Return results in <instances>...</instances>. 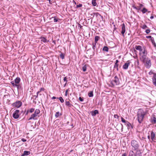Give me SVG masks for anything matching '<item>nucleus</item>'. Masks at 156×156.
<instances>
[{
	"label": "nucleus",
	"instance_id": "nucleus-58",
	"mask_svg": "<svg viewBox=\"0 0 156 156\" xmlns=\"http://www.w3.org/2000/svg\"><path fill=\"white\" fill-rule=\"evenodd\" d=\"M40 91H38V92H37V95H38V94L40 93Z\"/></svg>",
	"mask_w": 156,
	"mask_h": 156
},
{
	"label": "nucleus",
	"instance_id": "nucleus-38",
	"mask_svg": "<svg viewBox=\"0 0 156 156\" xmlns=\"http://www.w3.org/2000/svg\"><path fill=\"white\" fill-rule=\"evenodd\" d=\"M93 14H94V15H95L97 17L98 16H101V15L98 12H93Z\"/></svg>",
	"mask_w": 156,
	"mask_h": 156
},
{
	"label": "nucleus",
	"instance_id": "nucleus-62",
	"mask_svg": "<svg viewBox=\"0 0 156 156\" xmlns=\"http://www.w3.org/2000/svg\"><path fill=\"white\" fill-rule=\"evenodd\" d=\"M74 3H75V4H76V3L75 2H74Z\"/></svg>",
	"mask_w": 156,
	"mask_h": 156
},
{
	"label": "nucleus",
	"instance_id": "nucleus-33",
	"mask_svg": "<svg viewBox=\"0 0 156 156\" xmlns=\"http://www.w3.org/2000/svg\"><path fill=\"white\" fill-rule=\"evenodd\" d=\"M96 44V43H92V45H93L92 48L94 51L95 49Z\"/></svg>",
	"mask_w": 156,
	"mask_h": 156
},
{
	"label": "nucleus",
	"instance_id": "nucleus-37",
	"mask_svg": "<svg viewBox=\"0 0 156 156\" xmlns=\"http://www.w3.org/2000/svg\"><path fill=\"white\" fill-rule=\"evenodd\" d=\"M126 125L127 126H128V129L130 128V126H131V124L130 123H129L128 122H127L126 123Z\"/></svg>",
	"mask_w": 156,
	"mask_h": 156
},
{
	"label": "nucleus",
	"instance_id": "nucleus-43",
	"mask_svg": "<svg viewBox=\"0 0 156 156\" xmlns=\"http://www.w3.org/2000/svg\"><path fill=\"white\" fill-rule=\"evenodd\" d=\"M63 80L64 81L66 82V83H67L68 81L67 80V77H65L63 79Z\"/></svg>",
	"mask_w": 156,
	"mask_h": 156
},
{
	"label": "nucleus",
	"instance_id": "nucleus-60",
	"mask_svg": "<svg viewBox=\"0 0 156 156\" xmlns=\"http://www.w3.org/2000/svg\"><path fill=\"white\" fill-rule=\"evenodd\" d=\"M67 83H66L64 85V87H65L67 84Z\"/></svg>",
	"mask_w": 156,
	"mask_h": 156
},
{
	"label": "nucleus",
	"instance_id": "nucleus-20",
	"mask_svg": "<svg viewBox=\"0 0 156 156\" xmlns=\"http://www.w3.org/2000/svg\"><path fill=\"white\" fill-rule=\"evenodd\" d=\"M119 61L118 60H116V62L115 63V65L114 66V68L116 69L117 70V71L118 70V62H119Z\"/></svg>",
	"mask_w": 156,
	"mask_h": 156
},
{
	"label": "nucleus",
	"instance_id": "nucleus-24",
	"mask_svg": "<svg viewBox=\"0 0 156 156\" xmlns=\"http://www.w3.org/2000/svg\"><path fill=\"white\" fill-rule=\"evenodd\" d=\"M102 50L103 51H106V52H108V48L107 46H104L103 49Z\"/></svg>",
	"mask_w": 156,
	"mask_h": 156
},
{
	"label": "nucleus",
	"instance_id": "nucleus-35",
	"mask_svg": "<svg viewBox=\"0 0 156 156\" xmlns=\"http://www.w3.org/2000/svg\"><path fill=\"white\" fill-rule=\"evenodd\" d=\"M60 58L62 59H64V54L62 53H61V54H60Z\"/></svg>",
	"mask_w": 156,
	"mask_h": 156
},
{
	"label": "nucleus",
	"instance_id": "nucleus-48",
	"mask_svg": "<svg viewBox=\"0 0 156 156\" xmlns=\"http://www.w3.org/2000/svg\"><path fill=\"white\" fill-rule=\"evenodd\" d=\"M68 91V89H67L66 90V92H65V96H67V92Z\"/></svg>",
	"mask_w": 156,
	"mask_h": 156
},
{
	"label": "nucleus",
	"instance_id": "nucleus-23",
	"mask_svg": "<svg viewBox=\"0 0 156 156\" xmlns=\"http://www.w3.org/2000/svg\"><path fill=\"white\" fill-rule=\"evenodd\" d=\"M99 37L98 36H96L94 37L95 43H97L98 41L99 40Z\"/></svg>",
	"mask_w": 156,
	"mask_h": 156
},
{
	"label": "nucleus",
	"instance_id": "nucleus-63",
	"mask_svg": "<svg viewBox=\"0 0 156 156\" xmlns=\"http://www.w3.org/2000/svg\"><path fill=\"white\" fill-rule=\"evenodd\" d=\"M59 40V39H57V41H58Z\"/></svg>",
	"mask_w": 156,
	"mask_h": 156
},
{
	"label": "nucleus",
	"instance_id": "nucleus-51",
	"mask_svg": "<svg viewBox=\"0 0 156 156\" xmlns=\"http://www.w3.org/2000/svg\"><path fill=\"white\" fill-rule=\"evenodd\" d=\"M44 90V88H40V90L39 91H40V92H41L42 90Z\"/></svg>",
	"mask_w": 156,
	"mask_h": 156
},
{
	"label": "nucleus",
	"instance_id": "nucleus-52",
	"mask_svg": "<svg viewBox=\"0 0 156 156\" xmlns=\"http://www.w3.org/2000/svg\"><path fill=\"white\" fill-rule=\"evenodd\" d=\"M126 153H125L122 154V156H126Z\"/></svg>",
	"mask_w": 156,
	"mask_h": 156
},
{
	"label": "nucleus",
	"instance_id": "nucleus-47",
	"mask_svg": "<svg viewBox=\"0 0 156 156\" xmlns=\"http://www.w3.org/2000/svg\"><path fill=\"white\" fill-rule=\"evenodd\" d=\"M79 99L80 101H83V98L80 97L79 98Z\"/></svg>",
	"mask_w": 156,
	"mask_h": 156
},
{
	"label": "nucleus",
	"instance_id": "nucleus-6",
	"mask_svg": "<svg viewBox=\"0 0 156 156\" xmlns=\"http://www.w3.org/2000/svg\"><path fill=\"white\" fill-rule=\"evenodd\" d=\"M22 105V103L20 101H17L12 104L13 107L17 108L20 107Z\"/></svg>",
	"mask_w": 156,
	"mask_h": 156
},
{
	"label": "nucleus",
	"instance_id": "nucleus-44",
	"mask_svg": "<svg viewBox=\"0 0 156 156\" xmlns=\"http://www.w3.org/2000/svg\"><path fill=\"white\" fill-rule=\"evenodd\" d=\"M145 32L147 34H149L150 32V30L149 29H147L145 31Z\"/></svg>",
	"mask_w": 156,
	"mask_h": 156
},
{
	"label": "nucleus",
	"instance_id": "nucleus-13",
	"mask_svg": "<svg viewBox=\"0 0 156 156\" xmlns=\"http://www.w3.org/2000/svg\"><path fill=\"white\" fill-rule=\"evenodd\" d=\"M152 80L153 84L156 87V74H154L152 78Z\"/></svg>",
	"mask_w": 156,
	"mask_h": 156
},
{
	"label": "nucleus",
	"instance_id": "nucleus-36",
	"mask_svg": "<svg viewBox=\"0 0 156 156\" xmlns=\"http://www.w3.org/2000/svg\"><path fill=\"white\" fill-rule=\"evenodd\" d=\"M87 67L86 65H84L82 67V70L83 72H85L86 71Z\"/></svg>",
	"mask_w": 156,
	"mask_h": 156
},
{
	"label": "nucleus",
	"instance_id": "nucleus-26",
	"mask_svg": "<svg viewBox=\"0 0 156 156\" xmlns=\"http://www.w3.org/2000/svg\"><path fill=\"white\" fill-rule=\"evenodd\" d=\"M88 96L90 97H92L93 96V91H90L88 93Z\"/></svg>",
	"mask_w": 156,
	"mask_h": 156
},
{
	"label": "nucleus",
	"instance_id": "nucleus-45",
	"mask_svg": "<svg viewBox=\"0 0 156 156\" xmlns=\"http://www.w3.org/2000/svg\"><path fill=\"white\" fill-rule=\"evenodd\" d=\"M82 6V4H79V5H76V8H78L79 7H81Z\"/></svg>",
	"mask_w": 156,
	"mask_h": 156
},
{
	"label": "nucleus",
	"instance_id": "nucleus-12",
	"mask_svg": "<svg viewBox=\"0 0 156 156\" xmlns=\"http://www.w3.org/2000/svg\"><path fill=\"white\" fill-rule=\"evenodd\" d=\"M150 122L153 124L156 123V118L154 116H152L150 119Z\"/></svg>",
	"mask_w": 156,
	"mask_h": 156
},
{
	"label": "nucleus",
	"instance_id": "nucleus-15",
	"mask_svg": "<svg viewBox=\"0 0 156 156\" xmlns=\"http://www.w3.org/2000/svg\"><path fill=\"white\" fill-rule=\"evenodd\" d=\"M90 113L92 116H95L96 114H98L99 113V112L98 110H95L94 111L91 112Z\"/></svg>",
	"mask_w": 156,
	"mask_h": 156
},
{
	"label": "nucleus",
	"instance_id": "nucleus-8",
	"mask_svg": "<svg viewBox=\"0 0 156 156\" xmlns=\"http://www.w3.org/2000/svg\"><path fill=\"white\" fill-rule=\"evenodd\" d=\"M122 28V31L121 33L123 36H124V34L126 31V28L125 24L123 23L121 25Z\"/></svg>",
	"mask_w": 156,
	"mask_h": 156
},
{
	"label": "nucleus",
	"instance_id": "nucleus-10",
	"mask_svg": "<svg viewBox=\"0 0 156 156\" xmlns=\"http://www.w3.org/2000/svg\"><path fill=\"white\" fill-rule=\"evenodd\" d=\"M130 62L129 61H128L126 63H125V64L123 66V68L124 69H127L129 66L130 65Z\"/></svg>",
	"mask_w": 156,
	"mask_h": 156
},
{
	"label": "nucleus",
	"instance_id": "nucleus-55",
	"mask_svg": "<svg viewBox=\"0 0 156 156\" xmlns=\"http://www.w3.org/2000/svg\"><path fill=\"white\" fill-rule=\"evenodd\" d=\"M147 138L150 140V136L148 135L147 136Z\"/></svg>",
	"mask_w": 156,
	"mask_h": 156
},
{
	"label": "nucleus",
	"instance_id": "nucleus-56",
	"mask_svg": "<svg viewBox=\"0 0 156 156\" xmlns=\"http://www.w3.org/2000/svg\"><path fill=\"white\" fill-rule=\"evenodd\" d=\"M150 18L151 19H152L154 18V16H152L150 17Z\"/></svg>",
	"mask_w": 156,
	"mask_h": 156
},
{
	"label": "nucleus",
	"instance_id": "nucleus-2",
	"mask_svg": "<svg viewBox=\"0 0 156 156\" xmlns=\"http://www.w3.org/2000/svg\"><path fill=\"white\" fill-rule=\"evenodd\" d=\"M40 113V111L39 109H36L34 111V113L30 115V117L28 119V120H36L37 119L36 117L38 116V115Z\"/></svg>",
	"mask_w": 156,
	"mask_h": 156
},
{
	"label": "nucleus",
	"instance_id": "nucleus-31",
	"mask_svg": "<svg viewBox=\"0 0 156 156\" xmlns=\"http://www.w3.org/2000/svg\"><path fill=\"white\" fill-rule=\"evenodd\" d=\"M41 41L44 42H47V39L45 38L42 37L41 38Z\"/></svg>",
	"mask_w": 156,
	"mask_h": 156
},
{
	"label": "nucleus",
	"instance_id": "nucleus-27",
	"mask_svg": "<svg viewBox=\"0 0 156 156\" xmlns=\"http://www.w3.org/2000/svg\"><path fill=\"white\" fill-rule=\"evenodd\" d=\"M34 111V108H31L30 109L27 110V112H29L30 113L33 112Z\"/></svg>",
	"mask_w": 156,
	"mask_h": 156
},
{
	"label": "nucleus",
	"instance_id": "nucleus-49",
	"mask_svg": "<svg viewBox=\"0 0 156 156\" xmlns=\"http://www.w3.org/2000/svg\"><path fill=\"white\" fill-rule=\"evenodd\" d=\"M146 37L147 38L149 39V38H153V37H152L151 36H147Z\"/></svg>",
	"mask_w": 156,
	"mask_h": 156
},
{
	"label": "nucleus",
	"instance_id": "nucleus-19",
	"mask_svg": "<svg viewBox=\"0 0 156 156\" xmlns=\"http://www.w3.org/2000/svg\"><path fill=\"white\" fill-rule=\"evenodd\" d=\"M20 78L18 77H17V78H16L14 81L15 83L17 84H19V83L20 82Z\"/></svg>",
	"mask_w": 156,
	"mask_h": 156
},
{
	"label": "nucleus",
	"instance_id": "nucleus-17",
	"mask_svg": "<svg viewBox=\"0 0 156 156\" xmlns=\"http://www.w3.org/2000/svg\"><path fill=\"white\" fill-rule=\"evenodd\" d=\"M11 83L12 85V86L14 87H16L18 88L19 87V84H16L15 82L14 81H12L11 82Z\"/></svg>",
	"mask_w": 156,
	"mask_h": 156
},
{
	"label": "nucleus",
	"instance_id": "nucleus-64",
	"mask_svg": "<svg viewBox=\"0 0 156 156\" xmlns=\"http://www.w3.org/2000/svg\"><path fill=\"white\" fill-rule=\"evenodd\" d=\"M29 112H27V111L26 114H27Z\"/></svg>",
	"mask_w": 156,
	"mask_h": 156
},
{
	"label": "nucleus",
	"instance_id": "nucleus-29",
	"mask_svg": "<svg viewBox=\"0 0 156 156\" xmlns=\"http://www.w3.org/2000/svg\"><path fill=\"white\" fill-rule=\"evenodd\" d=\"M141 11L144 14L147 11V10L145 8H143V9L141 10Z\"/></svg>",
	"mask_w": 156,
	"mask_h": 156
},
{
	"label": "nucleus",
	"instance_id": "nucleus-9",
	"mask_svg": "<svg viewBox=\"0 0 156 156\" xmlns=\"http://www.w3.org/2000/svg\"><path fill=\"white\" fill-rule=\"evenodd\" d=\"M140 55V59L142 62L143 61H145V60L147 59V58H148V57H147V55L141 54V55Z\"/></svg>",
	"mask_w": 156,
	"mask_h": 156
},
{
	"label": "nucleus",
	"instance_id": "nucleus-42",
	"mask_svg": "<svg viewBox=\"0 0 156 156\" xmlns=\"http://www.w3.org/2000/svg\"><path fill=\"white\" fill-rule=\"evenodd\" d=\"M149 74V75H151L152 74H153V75H154V74H156V73H154L151 70L150 72H149L148 73Z\"/></svg>",
	"mask_w": 156,
	"mask_h": 156
},
{
	"label": "nucleus",
	"instance_id": "nucleus-32",
	"mask_svg": "<svg viewBox=\"0 0 156 156\" xmlns=\"http://www.w3.org/2000/svg\"><path fill=\"white\" fill-rule=\"evenodd\" d=\"M60 115H61V114H60V112H56L55 116L56 118H58L59 116Z\"/></svg>",
	"mask_w": 156,
	"mask_h": 156
},
{
	"label": "nucleus",
	"instance_id": "nucleus-39",
	"mask_svg": "<svg viewBox=\"0 0 156 156\" xmlns=\"http://www.w3.org/2000/svg\"><path fill=\"white\" fill-rule=\"evenodd\" d=\"M51 18H54V22H57L58 21V19L56 18L55 16L54 17H52Z\"/></svg>",
	"mask_w": 156,
	"mask_h": 156
},
{
	"label": "nucleus",
	"instance_id": "nucleus-3",
	"mask_svg": "<svg viewBox=\"0 0 156 156\" xmlns=\"http://www.w3.org/2000/svg\"><path fill=\"white\" fill-rule=\"evenodd\" d=\"M142 62L144 64V65L147 68H149L151 65V60L149 58H147L145 61H143Z\"/></svg>",
	"mask_w": 156,
	"mask_h": 156
},
{
	"label": "nucleus",
	"instance_id": "nucleus-14",
	"mask_svg": "<svg viewBox=\"0 0 156 156\" xmlns=\"http://www.w3.org/2000/svg\"><path fill=\"white\" fill-rule=\"evenodd\" d=\"M147 51L146 49L145 48H144V49H143L142 51L141 52L140 51L139 53V55L144 54L145 55H147Z\"/></svg>",
	"mask_w": 156,
	"mask_h": 156
},
{
	"label": "nucleus",
	"instance_id": "nucleus-1",
	"mask_svg": "<svg viewBox=\"0 0 156 156\" xmlns=\"http://www.w3.org/2000/svg\"><path fill=\"white\" fill-rule=\"evenodd\" d=\"M146 112L142 109H139L137 113V120L140 123L143 121L144 116L145 115Z\"/></svg>",
	"mask_w": 156,
	"mask_h": 156
},
{
	"label": "nucleus",
	"instance_id": "nucleus-61",
	"mask_svg": "<svg viewBox=\"0 0 156 156\" xmlns=\"http://www.w3.org/2000/svg\"><path fill=\"white\" fill-rule=\"evenodd\" d=\"M121 125H122V128H123V125H122V124H121Z\"/></svg>",
	"mask_w": 156,
	"mask_h": 156
},
{
	"label": "nucleus",
	"instance_id": "nucleus-21",
	"mask_svg": "<svg viewBox=\"0 0 156 156\" xmlns=\"http://www.w3.org/2000/svg\"><path fill=\"white\" fill-rule=\"evenodd\" d=\"M65 105L67 106L71 107L73 105H72L69 101H65Z\"/></svg>",
	"mask_w": 156,
	"mask_h": 156
},
{
	"label": "nucleus",
	"instance_id": "nucleus-50",
	"mask_svg": "<svg viewBox=\"0 0 156 156\" xmlns=\"http://www.w3.org/2000/svg\"><path fill=\"white\" fill-rule=\"evenodd\" d=\"M21 140H22V141L23 142H25L27 140H26V139H24V138H22V139H21Z\"/></svg>",
	"mask_w": 156,
	"mask_h": 156
},
{
	"label": "nucleus",
	"instance_id": "nucleus-18",
	"mask_svg": "<svg viewBox=\"0 0 156 156\" xmlns=\"http://www.w3.org/2000/svg\"><path fill=\"white\" fill-rule=\"evenodd\" d=\"M30 152L27 151H24L23 153L21 155V156H24L25 155H28L30 154Z\"/></svg>",
	"mask_w": 156,
	"mask_h": 156
},
{
	"label": "nucleus",
	"instance_id": "nucleus-59",
	"mask_svg": "<svg viewBox=\"0 0 156 156\" xmlns=\"http://www.w3.org/2000/svg\"><path fill=\"white\" fill-rule=\"evenodd\" d=\"M82 27H83L82 26H81V25H80V28H82Z\"/></svg>",
	"mask_w": 156,
	"mask_h": 156
},
{
	"label": "nucleus",
	"instance_id": "nucleus-40",
	"mask_svg": "<svg viewBox=\"0 0 156 156\" xmlns=\"http://www.w3.org/2000/svg\"><path fill=\"white\" fill-rule=\"evenodd\" d=\"M141 28L144 29H146L147 28V26L145 24L141 26Z\"/></svg>",
	"mask_w": 156,
	"mask_h": 156
},
{
	"label": "nucleus",
	"instance_id": "nucleus-25",
	"mask_svg": "<svg viewBox=\"0 0 156 156\" xmlns=\"http://www.w3.org/2000/svg\"><path fill=\"white\" fill-rule=\"evenodd\" d=\"M96 0H92V4L94 6H95L97 5V3L96 2Z\"/></svg>",
	"mask_w": 156,
	"mask_h": 156
},
{
	"label": "nucleus",
	"instance_id": "nucleus-41",
	"mask_svg": "<svg viewBox=\"0 0 156 156\" xmlns=\"http://www.w3.org/2000/svg\"><path fill=\"white\" fill-rule=\"evenodd\" d=\"M121 119L123 123H126L128 122L127 121H126L124 119H123L122 117L121 118Z\"/></svg>",
	"mask_w": 156,
	"mask_h": 156
},
{
	"label": "nucleus",
	"instance_id": "nucleus-46",
	"mask_svg": "<svg viewBox=\"0 0 156 156\" xmlns=\"http://www.w3.org/2000/svg\"><path fill=\"white\" fill-rule=\"evenodd\" d=\"M114 117L115 118L118 119L119 117V116L116 114H115L114 115Z\"/></svg>",
	"mask_w": 156,
	"mask_h": 156
},
{
	"label": "nucleus",
	"instance_id": "nucleus-16",
	"mask_svg": "<svg viewBox=\"0 0 156 156\" xmlns=\"http://www.w3.org/2000/svg\"><path fill=\"white\" fill-rule=\"evenodd\" d=\"M135 48L137 50H139L140 51H140L141 52L143 49L141 46L140 45L136 46L135 47Z\"/></svg>",
	"mask_w": 156,
	"mask_h": 156
},
{
	"label": "nucleus",
	"instance_id": "nucleus-28",
	"mask_svg": "<svg viewBox=\"0 0 156 156\" xmlns=\"http://www.w3.org/2000/svg\"><path fill=\"white\" fill-rule=\"evenodd\" d=\"M134 153L133 151H130L129 153V156H133Z\"/></svg>",
	"mask_w": 156,
	"mask_h": 156
},
{
	"label": "nucleus",
	"instance_id": "nucleus-54",
	"mask_svg": "<svg viewBox=\"0 0 156 156\" xmlns=\"http://www.w3.org/2000/svg\"><path fill=\"white\" fill-rule=\"evenodd\" d=\"M34 96L35 97V99H36V98H38V95L37 94L36 95H34Z\"/></svg>",
	"mask_w": 156,
	"mask_h": 156
},
{
	"label": "nucleus",
	"instance_id": "nucleus-30",
	"mask_svg": "<svg viewBox=\"0 0 156 156\" xmlns=\"http://www.w3.org/2000/svg\"><path fill=\"white\" fill-rule=\"evenodd\" d=\"M57 98L58 99L60 100V101L61 103H63L64 102V100L61 97H60L59 98Z\"/></svg>",
	"mask_w": 156,
	"mask_h": 156
},
{
	"label": "nucleus",
	"instance_id": "nucleus-5",
	"mask_svg": "<svg viewBox=\"0 0 156 156\" xmlns=\"http://www.w3.org/2000/svg\"><path fill=\"white\" fill-rule=\"evenodd\" d=\"M111 83L113 86L118 85L119 84L120 82L119 79L117 76H115L114 80L111 81Z\"/></svg>",
	"mask_w": 156,
	"mask_h": 156
},
{
	"label": "nucleus",
	"instance_id": "nucleus-53",
	"mask_svg": "<svg viewBox=\"0 0 156 156\" xmlns=\"http://www.w3.org/2000/svg\"><path fill=\"white\" fill-rule=\"evenodd\" d=\"M57 98L55 97H54V96H53V97H52L51 98V99H56Z\"/></svg>",
	"mask_w": 156,
	"mask_h": 156
},
{
	"label": "nucleus",
	"instance_id": "nucleus-57",
	"mask_svg": "<svg viewBox=\"0 0 156 156\" xmlns=\"http://www.w3.org/2000/svg\"><path fill=\"white\" fill-rule=\"evenodd\" d=\"M52 42H53V43H54L55 44H56L55 41H52Z\"/></svg>",
	"mask_w": 156,
	"mask_h": 156
},
{
	"label": "nucleus",
	"instance_id": "nucleus-4",
	"mask_svg": "<svg viewBox=\"0 0 156 156\" xmlns=\"http://www.w3.org/2000/svg\"><path fill=\"white\" fill-rule=\"evenodd\" d=\"M131 145L134 148L133 150H136L138 149L139 144L138 142L136 140H133L131 141Z\"/></svg>",
	"mask_w": 156,
	"mask_h": 156
},
{
	"label": "nucleus",
	"instance_id": "nucleus-11",
	"mask_svg": "<svg viewBox=\"0 0 156 156\" xmlns=\"http://www.w3.org/2000/svg\"><path fill=\"white\" fill-rule=\"evenodd\" d=\"M151 139L152 141L156 140L155 134L153 131H151Z\"/></svg>",
	"mask_w": 156,
	"mask_h": 156
},
{
	"label": "nucleus",
	"instance_id": "nucleus-7",
	"mask_svg": "<svg viewBox=\"0 0 156 156\" xmlns=\"http://www.w3.org/2000/svg\"><path fill=\"white\" fill-rule=\"evenodd\" d=\"M19 112L20 111L18 110H16L13 113L12 116L14 118L17 119L19 117Z\"/></svg>",
	"mask_w": 156,
	"mask_h": 156
},
{
	"label": "nucleus",
	"instance_id": "nucleus-34",
	"mask_svg": "<svg viewBox=\"0 0 156 156\" xmlns=\"http://www.w3.org/2000/svg\"><path fill=\"white\" fill-rule=\"evenodd\" d=\"M151 41H152V43L154 45V47H156V44H155V42L154 41V38H151Z\"/></svg>",
	"mask_w": 156,
	"mask_h": 156
},
{
	"label": "nucleus",
	"instance_id": "nucleus-22",
	"mask_svg": "<svg viewBox=\"0 0 156 156\" xmlns=\"http://www.w3.org/2000/svg\"><path fill=\"white\" fill-rule=\"evenodd\" d=\"M143 6V5L141 4H140L139 6L138 7H135L134 8L138 10H140L141 8Z\"/></svg>",
	"mask_w": 156,
	"mask_h": 156
}]
</instances>
